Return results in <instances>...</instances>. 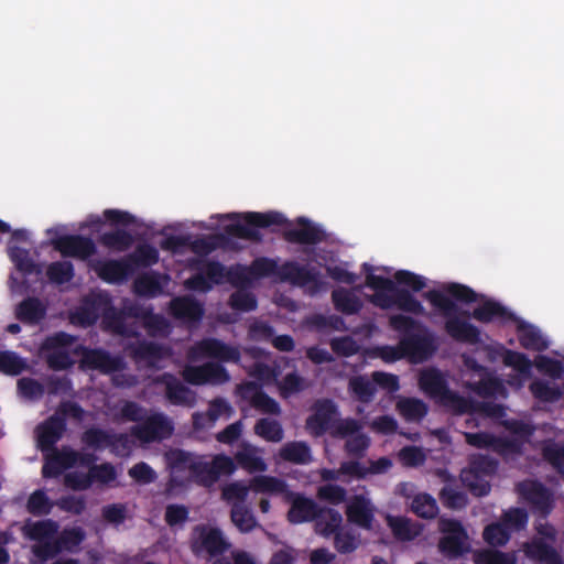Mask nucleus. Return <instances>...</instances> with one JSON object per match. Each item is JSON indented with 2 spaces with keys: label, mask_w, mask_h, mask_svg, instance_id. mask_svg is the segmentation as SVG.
Returning <instances> with one entry per match:
<instances>
[{
  "label": "nucleus",
  "mask_w": 564,
  "mask_h": 564,
  "mask_svg": "<svg viewBox=\"0 0 564 564\" xmlns=\"http://www.w3.org/2000/svg\"><path fill=\"white\" fill-rule=\"evenodd\" d=\"M442 289L443 291L430 290L423 294V297L445 318L444 329L457 343L477 345L481 341V332L467 319L469 317L484 324L494 321L507 323L517 319L514 313L495 300H486L471 313L459 312L456 302L474 303L478 300V294L471 288L455 282L446 283Z\"/></svg>",
  "instance_id": "obj_1"
},
{
  "label": "nucleus",
  "mask_w": 564,
  "mask_h": 564,
  "mask_svg": "<svg viewBox=\"0 0 564 564\" xmlns=\"http://www.w3.org/2000/svg\"><path fill=\"white\" fill-rule=\"evenodd\" d=\"M250 273L256 278L274 276L280 282L294 286L306 288L310 295H315L324 288L321 272L315 267L302 265L296 261H285L281 265L271 258L261 257L252 261Z\"/></svg>",
  "instance_id": "obj_2"
},
{
  "label": "nucleus",
  "mask_w": 564,
  "mask_h": 564,
  "mask_svg": "<svg viewBox=\"0 0 564 564\" xmlns=\"http://www.w3.org/2000/svg\"><path fill=\"white\" fill-rule=\"evenodd\" d=\"M389 326L401 335L403 352L412 362H422L437 350L434 334L411 316L395 314L389 317Z\"/></svg>",
  "instance_id": "obj_3"
},
{
  "label": "nucleus",
  "mask_w": 564,
  "mask_h": 564,
  "mask_svg": "<svg viewBox=\"0 0 564 564\" xmlns=\"http://www.w3.org/2000/svg\"><path fill=\"white\" fill-rule=\"evenodd\" d=\"M189 546L196 557L216 561L231 547V543L221 529L202 523L193 528Z\"/></svg>",
  "instance_id": "obj_4"
},
{
  "label": "nucleus",
  "mask_w": 564,
  "mask_h": 564,
  "mask_svg": "<svg viewBox=\"0 0 564 564\" xmlns=\"http://www.w3.org/2000/svg\"><path fill=\"white\" fill-rule=\"evenodd\" d=\"M243 223H234L225 227V232L231 237L259 242L262 240L260 228L290 225L286 217L279 212H248L242 215Z\"/></svg>",
  "instance_id": "obj_5"
},
{
  "label": "nucleus",
  "mask_w": 564,
  "mask_h": 564,
  "mask_svg": "<svg viewBox=\"0 0 564 564\" xmlns=\"http://www.w3.org/2000/svg\"><path fill=\"white\" fill-rule=\"evenodd\" d=\"M440 531L444 535L440 539L438 550L447 558H458L469 550L468 535L460 521L441 519Z\"/></svg>",
  "instance_id": "obj_6"
},
{
  "label": "nucleus",
  "mask_w": 564,
  "mask_h": 564,
  "mask_svg": "<svg viewBox=\"0 0 564 564\" xmlns=\"http://www.w3.org/2000/svg\"><path fill=\"white\" fill-rule=\"evenodd\" d=\"M498 465L497 459L487 455L475 456L470 460L469 470L463 474V481L475 496H487L491 487L484 477L496 474Z\"/></svg>",
  "instance_id": "obj_7"
},
{
  "label": "nucleus",
  "mask_w": 564,
  "mask_h": 564,
  "mask_svg": "<svg viewBox=\"0 0 564 564\" xmlns=\"http://www.w3.org/2000/svg\"><path fill=\"white\" fill-rule=\"evenodd\" d=\"M131 435L143 443L162 442L172 436L174 425L171 419L162 412L147 415L142 423L130 430Z\"/></svg>",
  "instance_id": "obj_8"
},
{
  "label": "nucleus",
  "mask_w": 564,
  "mask_h": 564,
  "mask_svg": "<svg viewBox=\"0 0 564 564\" xmlns=\"http://www.w3.org/2000/svg\"><path fill=\"white\" fill-rule=\"evenodd\" d=\"M195 454L174 448L165 454V460L171 471V476L166 482V492L171 494L176 488H186L191 485V478L187 477L186 471H189V466L193 463Z\"/></svg>",
  "instance_id": "obj_9"
},
{
  "label": "nucleus",
  "mask_w": 564,
  "mask_h": 564,
  "mask_svg": "<svg viewBox=\"0 0 564 564\" xmlns=\"http://www.w3.org/2000/svg\"><path fill=\"white\" fill-rule=\"evenodd\" d=\"M80 366L104 375H110L122 371L126 368V362L121 356H112L102 348L82 347Z\"/></svg>",
  "instance_id": "obj_10"
},
{
  "label": "nucleus",
  "mask_w": 564,
  "mask_h": 564,
  "mask_svg": "<svg viewBox=\"0 0 564 564\" xmlns=\"http://www.w3.org/2000/svg\"><path fill=\"white\" fill-rule=\"evenodd\" d=\"M195 356L212 358L221 362H239L241 354L238 347L214 337L203 338L192 348Z\"/></svg>",
  "instance_id": "obj_11"
},
{
  "label": "nucleus",
  "mask_w": 564,
  "mask_h": 564,
  "mask_svg": "<svg viewBox=\"0 0 564 564\" xmlns=\"http://www.w3.org/2000/svg\"><path fill=\"white\" fill-rule=\"evenodd\" d=\"M52 245L63 257L80 260H87L97 252L94 240L82 235H64L54 239Z\"/></svg>",
  "instance_id": "obj_12"
},
{
  "label": "nucleus",
  "mask_w": 564,
  "mask_h": 564,
  "mask_svg": "<svg viewBox=\"0 0 564 564\" xmlns=\"http://www.w3.org/2000/svg\"><path fill=\"white\" fill-rule=\"evenodd\" d=\"M154 383L165 387V398L171 404L186 408H193L196 404V393L183 384L173 373L163 372L156 376Z\"/></svg>",
  "instance_id": "obj_13"
},
{
  "label": "nucleus",
  "mask_w": 564,
  "mask_h": 564,
  "mask_svg": "<svg viewBox=\"0 0 564 564\" xmlns=\"http://www.w3.org/2000/svg\"><path fill=\"white\" fill-rule=\"evenodd\" d=\"M337 413L336 404L330 399L315 403L314 413L306 419V429L313 436H322L333 429V420Z\"/></svg>",
  "instance_id": "obj_14"
},
{
  "label": "nucleus",
  "mask_w": 564,
  "mask_h": 564,
  "mask_svg": "<svg viewBox=\"0 0 564 564\" xmlns=\"http://www.w3.org/2000/svg\"><path fill=\"white\" fill-rule=\"evenodd\" d=\"M346 516L350 523L370 530L375 520V507L366 496L355 495L346 506Z\"/></svg>",
  "instance_id": "obj_15"
},
{
  "label": "nucleus",
  "mask_w": 564,
  "mask_h": 564,
  "mask_svg": "<svg viewBox=\"0 0 564 564\" xmlns=\"http://www.w3.org/2000/svg\"><path fill=\"white\" fill-rule=\"evenodd\" d=\"M130 356L135 361H143L150 368H158L159 362L171 355V348L154 341L140 340L129 347Z\"/></svg>",
  "instance_id": "obj_16"
},
{
  "label": "nucleus",
  "mask_w": 564,
  "mask_h": 564,
  "mask_svg": "<svg viewBox=\"0 0 564 564\" xmlns=\"http://www.w3.org/2000/svg\"><path fill=\"white\" fill-rule=\"evenodd\" d=\"M292 497L291 508L288 511V520L290 523L300 524L304 522L315 521L323 511V507L313 499L300 494L290 492Z\"/></svg>",
  "instance_id": "obj_17"
},
{
  "label": "nucleus",
  "mask_w": 564,
  "mask_h": 564,
  "mask_svg": "<svg viewBox=\"0 0 564 564\" xmlns=\"http://www.w3.org/2000/svg\"><path fill=\"white\" fill-rule=\"evenodd\" d=\"M297 228L284 230L283 238L290 243L317 245L325 239V232L310 219L297 218Z\"/></svg>",
  "instance_id": "obj_18"
},
{
  "label": "nucleus",
  "mask_w": 564,
  "mask_h": 564,
  "mask_svg": "<svg viewBox=\"0 0 564 564\" xmlns=\"http://www.w3.org/2000/svg\"><path fill=\"white\" fill-rule=\"evenodd\" d=\"M66 431V420L53 414L36 427L37 443L42 451L52 449Z\"/></svg>",
  "instance_id": "obj_19"
},
{
  "label": "nucleus",
  "mask_w": 564,
  "mask_h": 564,
  "mask_svg": "<svg viewBox=\"0 0 564 564\" xmlns=\"http://www.w3.org/2000/svg\"><path fill=\"white\" fill-rule=\"evenodd\" d=\"M519 491L533 509L547 516L553 508L552 495L549 489L539 481L522 482Z\"/></svg>",
  "instance_id": "obj_20"
},
{
  "label": "nucleus",
  "mask_w": 564,
  "mask_h": 564,
  "mask_svg": "<svg viewBox=\"0 0 564 564\" xmlns=\"http://www.w3.org/2000/svg\"><path fill=\"white\" fill-rule=\"evenodd\" d=\"M171 315L180 321L197 323L205 313L203 304L191 295L177 296L170 302Z\"/></svg>",
  "instance_id": "obj_21"
},
{
  "label": "nucleus",
  "mask_w": 564,
  "mask_h": 564,
  "mask_svg": "<svg viewBox=\"0 0 564 564\" xmlns=\"http://www.w3.org/2000/svg\"><path fill=\"white\" fill-rule=\"evenodd\" d=\"M78 460V452L70 447H63L61 451L54 448L42 467L44 478L59 476L64 470L74 467Z\"/></svg>",
  "instance_id": "obj_22"
},
{
  "label": "nucleus",
  "mask_w": 564,
  "mask_h": 564,
  "mask_svg": "<svg viewBox=\"0 0 564 564\" xmlns=\"http://www.w3.org/2000/svg\"><path fill=\"white\" fill-rule=\"evenodd\" d=\"M525 556L538 564H564L557 550L542 539H532L523 545Z\"/></svg>",
  "instance_id": "obj_23"
},
{
  "label": "nucleus",
  "mask_w": 564,
  "mask_h": 564,
  "mask_svg": "<svg viewBox=\"0 0 564 564\" xmlns=\"http://www.w3.org/2000/svg\"><path fill=\"white\" fill-rule=\"evenodd\" d=\"M46 305L35 296L22 300L15 307V317L23 324L37 325L46 316Z\"/></svg>",
  "instance_id": "obj_24"
},
{
  "label": "nucleus",
  "mask_w": 564,
  "mask_h": 564,
  "mask_svg": "<svg viewBox=\"0 0 564 564\" xmlns=\"http://www.w3.org/2000/svg\"><path fill=\"white\" fill-rule=\"evenodd\" d=\"M98 276L108 282L115 283L127 279L132 272V265L126 260H105L100 261L95 268Z\"/></svg>",
  "instance_id": "obj_25"
},
{
  "label": "nucleus",
  "mask_w": 564,
  "mask_h": 564,
  "mask_svg": "<svg viewBox=\"0 0 564 564\" xmlns=\"http://www.w3.org/2000/svg\"><path fill=\"white\" fill-rule=\"evenodd\" d=\"M419 384L427 395L435 400L441 399L449 389L442 372L435 368L422 371Z\"/></svg>",
  "instance_id": "obj_26"
},
{
  "label": "nucleus",
  "mask_w": 564,
  "mask_h": 564,
  "mask_svg": "<svg viewBox=\"0 0 564 564\" xmlns=\"http://www.w3.org/2000/svg\"><path fill=\"white\" fill-rule=\"evenodd\" d=\"M282 460L297 465H306L312 462V452L307 443L293 441L285 443L279 451Z\"/></svg>",
  "instance_id": "obj_27"
},
{
  "label": "nucleus",
  "mask_w": 564,
  "mask_h": 564,
  "mask_svg": "<svg viewBox=\"0 0 564 564\" xmlns=\"http://www.w3.org/2000/svg\"><path fill=\"white\" fill-rule=\"evenodd\" d=\"M332 302L335 310L345 315L358 314L362 308V302L359 296L344 288L332 292Z\"/></svg>",
  "instance_id": "obj_28"
},
{
  "label": "nucleus",
  "mask_w": 564,
  "mask_h": 564,
  "mask_svg": "<svg viewBox=\"0 0 564 564\" xmlns=\"http://www.w3.org/2000/svg\"><path fill=\"white\" fill-rule=\"evenodd\" d=\"M58 532V524L52 519L28 521L23 527L24 535L37 543L47 539H53Z\"/></svg>",
  "instance_id": "obj_29"
},
{
  "label": "nucleus",
  "mask_w": 564,
  "mask_h": 564,
  "mask_svg": "<svg viewBox=\"0 0 564 564\" xmlns=\"http://www.w3.org/2000/svg\"><path fill=\"white\" fill-rule=\"evenodd\" d=\"M518 339L521 347L528 350L543 351L549 347L541 332L530 324L522 323L518 326Z\"/></svg>",
  "instance_id": "obj_30"
},
{
  "label": "nucleus",
  "mask_w": 564,
  "mask_h": 564,
  "mask_svg": "<svg viewBox=\"0 0 564 564\" xmlns=\"http://www.w3.org/2000/svg\"><path fill=\"white\" fill-rule=\"evenodd\" d=\"M250 488L254 492L259 494H270V495H283L290 494L288 490V484L285 480L269 476V475H258L254 476L250 480Z\"/></svg>",
  "instance_id": "obj_31"
},
{
  "label": "nucleus",
  "mask_w": 564,
  "mask_h": 564,
  "mask_svg": "<svg viewBox=\"0 0 564 564\" xmlns=\"http://www.w3.org/2000/svg\"><path fill=\"white\" fill-rule=\"evenodd\" d=\"M529 390L534 399L544 403H555L561 400L563 392L555 383L535 379L529 384Z\"/></svg>",
  "instance_id": "obj_32"
},
{
  "label": "nucleus",
  "mask_w": 564,
  "mask_h": 564,
  "mask_svg": "<svg viewBox=\"0 0 564 564\" xmlns=\"http://www.w3.org/2000/svg\"><path fill=\"white\" fill-rule=\"evenodd\" d=\"M397 410L408 422L421 421L429 411L426 403L416 398H403L397 402Z\"/></svg>",
  "instance_id": "obj_33"
},
{
  "label": "nucleus",
  "mask_w": 564,
  "mask_h": 564,
  "mask_svg": "<svg viewBox=\"0 0 564 564\" xmlns=\"http://www.w3.org/2000/svg\"><path fill=\"white\" fill-rule=\"evenodd\" d=\"M99 242L110 250L122 252L131 248L134 238L124 229H116L101 234Z\"/></svg>",
  "instance_id": "obj_34"
},
{
  "label": "nucleus",
  "mask_w": 564,
  "mask_h": 564,
  "mask_svg": "<svg viewBox=\"0 0 564 564\" xmlns=\"http://www.w3.org/2000/svg\"><path fill=\"white\" fill-rule=\"evenodd\" d=\"M437 402L453 414H467L475 411V402L448 389Z\"/></svg>",
  "instance_id": "obj_35"
},
{
  "label": "nucleus",
  "mask_w": 564,
  "mask_h": 564,
  "mask_svg": "<svg viewBox=\"0 0 564 564\" xmlns=\"http://www.w3.org/2000/svg\"><path fill=\"white\" fill-rule=\"evenodd\" d=\"M317 532L328 538L339 531L343 517L339 511L332 508H323L321 516L315 520Z\"/></svg>",
  "instance_id": "obj_36"
},
{
  "label": "nucleus",
  "mask_w": 564,
  "mask_h": 564,
  "mask_svg": "<svg viewBox=\"0 0 564 564\" xmlns=\"http://www.w3.org/2000/svg\"><path fill=\"white\" fill-rule=\"evenodd\" d=\"M237 463L249 473L264 471L267 470V464L262 457L257 455L256 447L246 444L235 455Z\"/></svg>",
  "instance_id": "obj_37"
},
{
  "label": "nucleus",
  "mask_w": 564,
  "mask_h": 564,
  "mask_svg": "<svg viewBox=\"0 0 564 564\" xmlns=\"http://www.w3.org/2000/svg\"><path fill=\"white\" fill-rule=\"evenodd\" d=\"M230 518L241 532H250L257 527V520L246 503H232Z\"/></svg>",
  "instance_id": "obj_38"
},
{
  "label": "nucleus",
  "mask_w": 564,
  "mask_h": 564,
  "mask_svg": "<svg viewBox=\"0 0 564 564\" xmlns=\"http://www.w3.org/2000/svg\"><path fill=\"white\" fill-rule=\"evenodd\" d=\"M394 305L398 310L419 316H425L426 312L422 303L414 297L410 290L398 288L395 290Z\"/></svg>",
  "instance_id": "obj_39"
},
{
  "label": "nucleus",
  "mask_w": 564,
  "mask_h": 564,
  "mask_svg": "<svg viewBox=\"0 0 564 564\" xmlns=\"http://www.w3.org/2000/svg\"><path fill=\"white\" fill-rule=\"evenodd\" d=\"M46 276L51 283L62 285L74 279L75 269L70 261H55L47 265Z\"/></svg>",
  "instance_id": "obj_40"
},
{
  "label": "nucleus",
  "mask_w": 564,
  "mask_h": 564,
  "mask_svg": "<svg viewBox=\"0 0 564 564\" xmlns=\"http://www.w3.org/2000/svg\"><path fill=\"white\" fill-rule=\"evenodd\" d=\"M502 362L507 367H511L519 372L523 378H529L532 375V361L529 357L520 351L505 349L502 354Z\"/></svg>",
  "instance_id": "obj_41"
},
{
  "label": "nucleus",
  "mask_w": 564,
  "mask_h": 564,
  "mask_svg": "<svg viewBox=\"0 0 564 564\" xmlns=\"http://www.w3.org/2000/svg\"><path fill=\"white\" fill-rule=\"evenodd\" d=\"M53 507L54 502L48 498V496L43 489L34 490L29 496L25 506L26 511L34 517L50 514Z\"/></svg>",
  "instance_id": "obj_42"
},
{
  "label": "nucleus",
  "mask_w": 564,
  "mask_h": 564,
  "mask_svg": "<svg viewBox=\"0 0 564 564\" xmlns=\"http://www.w3.org/2000/svg\"><path fill=\"white\" fill-rule=\"evenodd\" d=\"M349 391L362 403L372 401L376 394V386L365 376H355L348 382Z\"/></svg>",
  "instance_id": "obj_43"
},
{
  "label": "nucleus",
  "mask_w": 564,
  "mask_h": 564,
  "mask_svg": "<svg viewBox=\"0 0 564 564\" xmlns=\"http://www.w3.org/2000/svg\"><path fill=\"white\" fill-rule=\"evenodd\" d=\"M127 260L133 267L148 268L159 261L158 249L149 243L139 245L134 252L128 256Z\"/></svg>",
  "instance_id": "obj_44"
},
{
  "label": "nucleus",
  "mask_w": 564,
  "mask_h": 564,
  "mask_svg": "<svg viewBox=\"0 0 564 564\" xmlns=\"http://www.w3.org/2000/svg\"><path fill=\"white\" fill-rule=\"evenodd\" d=\"M141 317L149 336H166L170 333V323L163 315L149 310L143 311Z\"/></svg>",
  "instance_id": "obj_45"
},
{
  "label": "nucleus",
  "mask_w": 564,
  "mask_h": 564,
  "mask_svg": "<svg viewBox=\"0 0 564 564\" xmlns=\"http://www.w3.org/2000/svg\"><path fill=\"white\" fill-rule=\"evenodd\" d=\"M387 522L394 538L399 541H411L419 534L417 529L405 517L389 516Z\"/></svg>",
  "instance_id": "obj_46"
},
{
  "label": "nucleus",
  "mask_w": 564,
  "mask_h": 564,
  "mask_svg": "<svg viewBox=\"0 0 564 564\" xmlns=\"http://www.w3.org/2000/svg\"><path fill=\"white\" fill-rule=\"evenodd\" d=\"M254 433L267 442L278 443L282 441L284 432L276 420L259 419L254 425Z\"/></svg>",
  "instance_id": "obj_47"
},
{
  "label": "nucleus",
  "mask_w": 564,
  "mask_h": 564,
  "mask_svg": "<svg viewBox=\"0 0 564 564\" xmlns=\"http://www.w3.org/2000/svg\"><path fill=\"white\" fill-rule=\"evenodd\" d=\"M411 510L420 518L433 519L438 513V506L431 495L424 492L412 499Z\"/></svg>",
  "instance_id": "obj_48"
},
{
  "label": "nucleus",
  "mask_w": 564,
  "mask_h": 564,
  "mask_svg": "<svg viewBox=\"0 0 564 564\" xmlns=\"http://www.w3.org/2000/svg\"><path fill=\"white\" fill-rule=\"evenodd\" d=\"M212 486L219 480L221 476H229L236 470L234 459L225 454H217L212 462H208Z\"/></svg>",
  "instance_id": "obj_49"
},
{
  "label": "nucleus",
  "mask_w": 564,
  "mask_h": 564,
  "mask_svg": "<svg viewBox=\"0 0 564 564\" xmlns=\"http://www.w3.org/2000/svg\"><path fill=\"white\" fill-rule=\"evenodd\" d=\"M482 538L490 546H503L509 542L511 533L501 521H497L485 527Z\"/></svg>",
  "instance_id": "obj_50"
},
{
  "label": "nucleus",
  "mask_w": 564,
  "mask_h": 564,
  "mask_svg": "<svg viewBox=\"0 0 564 564\" xmlns=\"http://www.w3.org/2000/svg\"><path fill=\"white\" fill-rule=\"evenodd\" d=\"M112 432L100 427H89L82 434V443L95 451H101L109 445Z\"/></svg>",
  "instance_id": "obj_51"
},
{
  "label": "nucleus",
  "mask_w": 564,
  "mask_h": 564,
  "mask_svg": "<svg viewBox=\"0 0 564 564\" xmlns=\"http://www.w3.org/2000/svg\"><path fill=\"white\" fill-rule=\"evenodd\" d=\"M542 457L557 473L564 471V445L555 441H547L542 447Z\"/></svg>",
  "instance_id": "obj_52"
},
{
  "label": "nucleus",
  "mask_w": 564,
  "mask_h": 564,
  "mask_svg": "<svg viewBox=\"0 0 564 564\" xmlns=\"http://www.w3.org/2000/svg\"><path fill=\"white\" fill-rule=\"evenodd\" d=\"M202 270L209 283H212V286L214 284H223L226 278L231 282L235 281V273L231 270L227 271L226 267L219 261L208 260L204 263Z\"/></svg>",
  "instance_id": "obj_53"
},
{
  "label": "nucleus",
  "mask_w": 564,
  "mask_h": 564,
  "mask_svg": "<svg viewBox=\"0 0 564 564\" xmlns=\"http://www.w3.org/2000/svg\"><path fill=\"white\" fill-rule=\"evenodd\" d=\"M188 473L187 477L191 478V484L195 482L203 487L212 486L208 462L204 460L203 456L195 455Z\"/></svg>",
  "instance_id": "obj_54"
},
{
  "label": "nucleus",
  "mask_w": 564,
  "mask_h": 564,
  "mask_svg": "<svg viewBox=\"0 0 564 564\" xmlns=\"http://www.w3.org/2000/svg\"><path fill=\"white\" fill-rule=\"evenodd\" d=\"M228 303L232 310L239 312H251L258 306V301L254 294L243 289H239L231 293Z\"/></svg>",
  "instance_id": "obj_55"
},
{
  "label": "nucleus",
  "mask_w": 564,
  "mask_h": 564,
  "mask_svg": "<svg viewBox=\"0 0 564 564\" xmlns=\"http://www.w3.org/2000/svg\"><path fill=\"white\" fill-rule=\"evenodd\" d=\"M534 366L541 373L554 380L561 379L564 375L563 362L549 356L539 355L534 360Z\"/></svg>",
  "instance_id": "obj_56"
},
{
  "label": "nucleus",
  "mask_w": 564,
  "mask_h": 564,
  "mask_svg": "<svg viewBox=\"0 0 564 564\" xmlns=\"http://www.w3.org/2000/svg\"><path fill=\"white\" fill-rule=\"evenodd\" d=\"M134 290L140 295L145 296H155L158 295L161 290L162 285L160 282V278L156 273H145L141 276H139L134 281Z\"/></svg>",
  "instance_id": "obj_57"
},
{
  "label": "nucleus",
  "mask_w": 564,
  "mask_h": 564,
  "mask_svg": "<svg viewBox=\"0 0 564 564\" xmlns=\"http://www.w3.org/2000/svg\"><path fill=\"white\" fill-rule=\"evenodd\" d=\"M24 360L14 351H0V372L18 376L25 369Z\"/></svg>",
  "instance_id": "obj_58"
},
{
  "label": "nucleus",
  "mask_w": 564,
  "mask_h": 564,
  "mask_svg": "<svg viewBox=\"0 0 564 564\" xmlns=\"http://www.w3.org/2000/svg\"><path fill=\"white\" fill-rule=\"evenodd\" d=\"M500 521L512 531L523 530L528 524V512L522 508H510L505 511Z\"/></svg>",
  "instance_id": "obj_59"
},
{
  "label": "nucleus",
  "mask_w": 564,
  "mask_h": 564,
  "mask_svg": "<svg viewBox=\"0 0 564 564\" xmlns=\"http://www.w3.org/2000/svg\"><path fill=\"white\" fill-rule=\"evenodd\" d=\"M513 553H506L498 550H482L476 554L477 564H516Z\"/></svg>",
  "instance_id": "obj_60"
},
{
  "label": "nucleus",
  "mask_w": 564,
  "mask_h": 564,
  "mask_svg": "<svg viewBox=\"0 0 564 564\" xmlns=\"http://www.w3.org/2000/svg\"><path fill=\"white\" fill-rule=\"evenodd\" d=\"M46 354L45 361L50 369L54 371H63L73 367L74 360L69 352L65 349L44 350Z\"/></svg>",
  "instance_id": "obj_61"
},
{
  "label": "nucleus",
  "mask_w": 564,
  "mask_h": 564,
  "mask_svg": "<svg viewBox=\"0 0 564 564\" xmlns=\"http://www.w3.org/2000/svg\"><path fill=\"white\" fill-rule=\"evenodd\" d=\"M62 551L58 538L55 536L41 541L32 546V553L43 562L54 558Z\"/></svg>",
  "instance_id": "obj_62"
},
{
  "label": "nucleus",
  "mask_w": 564,
  "mask_h": 564,
  "mask_svg": "<svg viewBox=\"0 0 564 564\" xmlns=\"http://www.w3.org/2000/svg\"><path fill=\"white\" fill-rule=\"evenodd\" d=\"M85 538V531L80 527H74L64 529L58 535V541L63 551L72 552L83 543Z\"/></svg>",
  "instance_id": "obj_63"
},
{
  "label": "nucleus",
  "mask_w": 564,
  "mask_h": 564,
  "mask_svg": "<svg viewBox=\"0 0 564 564\" xmlns=\"http://www.w3.org/2000/svg\"><path fill=\"white\" fill-rule=\"evenodd\" d=\"M500 388V381L489 372L481 375L480 379L471 386L474 392L482 398L495 395Z\"/></svg>",
  "instance_id": "obj_64"
}]
</instances>
